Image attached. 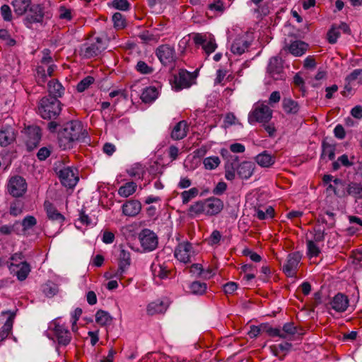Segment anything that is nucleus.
<instances>
[{
  "label": "nucleus",
  "instance_id": "nucleus-1",
  "mask_svg": "<svg viewBox=\"0 0 362 362\" xmlns=\"http://www.w3.org/2000/svg\"><path fill=\"white\" fill-rule=\"evenodd\" d=\"M59 143L64 149L70 148L75 141L88 143L90 139L82 123L73 120L64 124L59 129Z\"/></svg>",
  "mask_w": 362,
  "mask_h": 362
},
{
  "label": "nucleus",
  "instance_id": "nucleus-2",
  "mask_svg": "<svg viewBox=\"0 0 362 362\" xmlns=\"http://www.w3.org/2000/svg\"><path fill=\"white\" fill-rule=\"evenodd\" d=\"M62 110V103L55 97L50 95L43 97L38 106V111L40 116L45 119L56 118L59 115Z\"/></svg>",
  "mask_w": 362,
  "mask_h": 362
},
{
  "label": "nucleus",
  "instance_id": "nucleus-3",
  "mask_svg": "<svg viewBox=\"0 0 362 362\" xmlns=\"http://www.w3.org/2000/svg\"><path fill=\"white\" fill-rule=\"evenodd\" d=\"M47 337L52 339H56L58 344L64 346H67L71 340V334L68 327L57 318L49 322Z\"/></svg>",
  "mask_w": 362,
  "mask_h": 362
},
{
  "label": "nucleus",
  "instance_id": "nucleus-4",
  "mask_svg": "<svg viewBox=\"0 0 362 362\" xmlns=\"http://www.w3.org/2000/svg\"><path fill=\"white\" fill-rule=\"evenodd\" d=\"M106 48L105 38L98 36L87 42L80 47V55L85 59L95 57Z\"/></svg>",
  "mask_w": 362,
  "mask_h": 362
},
{
  "label": "nucleus",
  "instance_id": "nucleus-5",
  "mask_svg": "<svg viewBox=\"0 0 362 362\" xmlns=\"http://www.w3.org/2000/svg\"><path fill=\"white\" fill-rule=\"evenodd\" d=\"M52 14L46 11L45 7L42 4L31 5L28 13L23 20L25 25L31 28L33 23L42 24L45 18H49Z\"/></svg>",
  "mask_w": 362,
  "mask_h": 362
},
{
  "label": "nucleus",
  "instance_id": "nucleus-6",
  "mask_svg": "<svg viewBox=\"0 0 362 362\" xmlns=\"http://www.w3.org/2000/svg\"><path fill=\"white\" fill-rule=\"evenodd\" d=\"M272 117V110L265 104L255 106L248 115V122L253 124L256 122L267 123Z\"/></svg>",
  "mask_w": 362,
  "mask_h": 362
},
{
  "label": "nucleus",
  "instance_id": "nucleus-7",
  "mask_svg": "<svg viewBox=\"0 0 362 362\" xmlns=\"http://www.w3.org/2000/svg\"><path fill=\"white\" fill-rule=\"evenodd\" d=\"M27 187L25 180L20 175L11 177L6 185L8 193L16 198L23 197L27 191Z\"/></svg>",
  "mask_w": 362,
  "mask_h": 362
},
{
  "label": "nucleus",
  "instance_id": "nucleus-8",
  "mask_svg": "<svg viewBox=\"0 0 362 362\" xmlns=\"http://www.w3.org/2000/svg\"><path fill=\"white\" fill-rule=\"evenodd\" d=\"M139 239L144 252H151L158 247V236L150 229H143L139 234Z\"/></svg>",
  "mask_w": 362,
  "mask_h": 362
},
{
  "label": "nucleus",
  "instance_id": "nucleus-9",
  "mask_svg": "<svg viewBox=\"0 0 362 362\" xmlns=\"http://www.w3.org/2000/svg\"><path fill=\"white\" fill-rule=\"evenodd\" d=\"M196 75L184 69H180L177 74L174 75L172 86L175 90H180L190 87Z\"/></svg>",
  "mask_w": 362,
  "mask_h": 362
},
{
  "label": "nucleus",
  "instance_id": "nucleus-10",
  "mask_svg": "<svg viewBox=\"0 0 362 362\" xmlns=\"http://www.w3.org/2000/svg\"><path fill=\"white\" fill-rule=\"evenodd\" d=\"M156 55L164 66L173 65L177 59L175 48L169 45L158 46L156 50Z\"/></svg>",
  "mask_w": 362,
  "mask_h": 362
},
{
  "label": "nucleus",
  "instance_id": "nucleus-11",
  "mask_svg": "<svg viewBox=\"0 0 362 362\" xmlns=\"http://www.w3.org/2000/svg\"><path fill=\"white\" fill-rule=\"evenodd\" d=\"M283 62L281 57H273L270 58L267 66V74L274 80H284L286 74L284 72Z\"/></svg>",
  "mask_w": 362,
  "mask_h": 362
},
{
  "label": "nucleus",
  "instance_id": "nucleus-12",
  "mask_svg": "<svg viewBox=\"0 0 362 362\" xmlns=\"http://www.w3.org/2000/svg\"><path fill=\"white\" fill-rule=\"evenodd\" d=\"M194 255L192 243L184 241L178 244L175 250V257L183 263L191 262V257Z\"/></svg>",
  "mask_w": 362,
  "mask_h": 362
},
{
  "label": "nucleus",
  "instance_id": "nucleus-13",
  "mask_svg": "<svg viewBox=\"0 0 362 362\" xmlns=\"http://www.w3.org/2000/svg\"><path fill=\"white\" fill-rule=\"evenodd\" d=\"M25 144L28 151L35 148L41 140V130L37 126H29L25 129Z\"/></svg>",
  "mask_w": 362,
  "mask_h": 362
},
{
  "label": "nucleus",
  "instance_id": "nucleus-14",
  "mask_svg": "<svg viewBox=\"0 0 362 362\" xmlns=\"http://www.w3.org/2000/svg\"><path fill=\"white\" fill-rule=\"evenodd\" d=\"M301 255L298 252L290 253L286 264L283 266V272L288 277H293L296 274L298 266L301 259Z\"/></svg>",
  "mask_w": 362,
  "mask_h": 362
},
{
  "label": "nucleus",
  "instance_id": "nucleus-15",
  "mask_svg": "<svg viewBox=\"0 0 362 362\" xmlns=\"http://www.w3.org/2000/svg\"><path fill=\"white\" fill-rule=\"evenodd\" d=\"M58 174L62 184L66 187H74L78 181V177L69 167L60 170Z\"/></svg>",
  "mask_w": 362,
  "mask_h": 362
},
{
  "label": "nucleus",
  "instance_id": "nucleus-16",
  "mask_svg": "<svg viewBox=\"0 0 362 362\" xmlns=\"http://www.w3.org/2000/svg\"><path fill=\"white\" fill-rule=\"evenodd\" d=\"M130 264L131 256L129 252L122 249L118 257V269L114 274V276L121 279L123 276V274L128 269Z\"/></svg>",
  "mask_w": 362,
  "mask_h": 362
},
{
  "label": "nucleus",
  "instance_id": "nucleus-17",
  "mask_svg": "<svg viewBox=\"0 0 362 362\" xmlns=\"http://www.w3.org/2000/svg\"><path fill=\"white\" fill-rule=\"evenodd\" d=\"M205 214L214 216L219 214L223 208V202L216 197H210L204 200Z\"/></svg>",
  "mask_w": 362,
  "mask_h": 362
},
{
  "label": "nucleus",
  "instance_id": "nucleus-18",
  "mask_svg": "<svg viewBox=\"0 0 362 362\" xmlns=\"http://www.w3.org/2000/svg\"><path fill=\"white\" fill-rule=\"evenodd\" d=\"M16 132L10 125H4L0 129V146H7L16 140Z\"/></svg>",
  "mask_w": 362,
  "mask_h": 362
},
{
  "label": "nucleus",
  "instance_id": "nucleus-19",
  "mask_svg": "<svg viewBox=\"0 0 362 362\" xmlns=\"http://www.w3.org/2000/svg\"><path fill=\"white\" fill-rule=\"evenodd\" d=\"M349 299L346 296L339 293L335 295L330 302L331 308L336 312H344L349 306Z\"/></svg>",
  "mask_w": 362,
  "mask_h": 362
},
{
  "label": "nucleus",
  "instance_id": "nucleus-20",
  "mask_svg": "<svg viewBox=\"0 0 362 362\" xmlns=\"http://www.w3.org/2000/svg\"><path fill=\"white\" fill-rule=\"evenodd\" d=\"M188 129L187 122L185 120L180 121L173 128L170 136L175 141L181 140L187 136Z\"/></svg>",
  "mask_w": 362,
  "mask_h": 362
},
{
  "label": "nucleus",
  "instance_id": "nucleus-21",
  "mask_svg": "<svg viewBox=\"0 0 362 362\" xmlns=\"http://www.w3.org/2000/svg\"><path fill=\"white\" fill-rule=\"evenodd\" d=\"M8 267L9 269L12 271H14V267L18 268V270L16 272V275L18 280L21 281L26 279L31 270L30 264L25 261L21 262L19 264H14L12 262Z\"/></svg>",
  "mask_w": 362,
  "mask_h": 362
},
{
  "label": "nucleus",
  "instance_id": "nucleus-22",
  "mask_svg": "<svg viewBox=\"0 0 362 362\" xmlns=\"http://www.w3.org/2000/svg\"><path fill=\"white\" fill-rule=\"evenodd\" d=\"M255 160L262 168H270L274 164L276 157L274 154L269 153L267 151H264L255 156Z\"/></svg>",
  "mask_w": 362,
  "mask_h": 362
},
{
  "label": "nucleus",
  "instance_id": "nucleus-23",
  "mask_svg": "<svg viewBox=\"0 0 362 362\" xmlns=\"http://www.w3.org/2000/svg\"><path fill=\"white\" fill-rule=\"evenodd\" d=\"M236 172L241 179H248L253 174L255 164L250 161H244L236 165Z\"/></svg>",
  "mask_w": 362,
  "mask_h": 362
},
{
  "label": "nucleus",
  "instance_id": "nucleus-24",
  "mask_svg": "<svg viewBox=\"0 0 362 362\" xmlns=\"http://www.w3.org/2000/svg\"><path fill=\"white\" fill-rule=\"evenodd\" d=\"M141 209V204L138 200H129L122 206V212L128 216H136Z\"/></svg>",
  "mask_w": 362,
  "mask_h": 362
},
{
  "label": "nucleus",
  "instance_id": "nucleus-25",
  "mask_svg": "<svg viewBox=\"0 0 362 362\" xmlns=\"http://www.w3.org/2000/svg\"><path fill=\"white\" fill-rule=\"evenodd\" d=\"M8 313L9 314V316L4 325L0 328V342L8 337L13 329L16 313L9 311Z\"/></svg>",
  "mask_w": 362,
  "mask_h": 362
},
{
  "label": "nucleus",
  "instance_id": "nucleus-26",
  "mask_svg": "<svg viewBox=\"0 0 362 362\" xmlns=\"http://www.w3.org/2000/svg\"><path fill=\"white\" fill-rule=\"evenodd\" d=\"M45 209L47 217L49 220L56 221L59 223H62L64 221V216L60 214L49 202H45L44 204Z\"/></svg>",
  "mask_w": 362,
  "mask_h": 362
},
{
  "label": "nucleus",
  "instance_id": "nucleus-27",
  "mask_svg": "<svg viewBox=\"0 0 362 362\" xmlns=\"http://www.w3.org/2000/svg\"><path fill=\"white\" fill-rule=\"evenodd\" d=\"M282 108L287 115H296L300 110L298 103L291 98H284L282 100Z\"/></svg>",
  "mask_w": 362,
  "mask_h": 362
},
{
  "label": "nucleus",
  "instance_id": "nucleus-28",
  "mask_svg": "<svg viewBox=\"0 0 362 362\" xmlns=\"http://www.w3.org/2000/svg\"><path fill=\"white\" fill-rule=\"evenodd\" d=\"M346 193V197L351 196L356 200L362 199V184L356 182H348Z\"/></svg>",
  "mask_w": 362,
  "mask_h": 362
},
{
  "label": "nucleus",
  "instance_id": "nucleus-29",
  "mask_svg": "<svg viewBox=\"0 0 362 362\" xmlns=\"http://www.w3.org/2000/svg\"><path fill=\"white\" fill-rule=\"evenodd\" d=\"M48 92L49 95L58 99L64 95V88L57 80L53 79L48 83Z\"/></svg>",
  "mask_w": 362,
  "mask_h": 362
},
{
  "label": "nucleus",
  "instance_id": "nucleus-30",
  "mask_svg": "<svg viewBox=\"0 0 362 362\" xmlns=\"http://www.w3.org/2000/svg\"><path fill=\"white\" fill-rule=\"evenodd\" d=\"M11 4L18 16L24 15L31 6V0H13Z\"/></svg>",
  "mask_w": 362,
  "mask_h": 362
},
{
  "label": "nucleus",
  "instance_id": "nucleus-31",
  "mask_svg": "<svg viewBox=\"0 0 362 362\" xmlns=\"http://www.w3.org/2000/svg\"><path fill=\"white\" fill-rule=\"evenodd\" d=\"M249 46L250 43L246 40L237 38L233 41L230 50L235 54L241 55L249 48Z\"/></svg>",
  "mask_w": 362,
  "mask_h": 362
},
{
  "label": "nucleus",
  "instance_id": "nucleus-32",
  "mask_svg": "<svg viewBox=\"0 0 362 362\" xmlns=\"http://www.w3.org/2000/svg\"><path fill=\"white\" fill-rule=\"evenodd\" d=\"M308 49V44L300 40L293 42L289 47V52L294 56L299 57L303 55Z\"/></svg>",
  "mask_w": 362,
  "mask_h": 362
},
{
  "label": "nucleus",
  "instance_id": "nucleus-33",
  "mask_svg": "<svg viewBox=\"0 0 362 362\" xmlns=\"http://www.w3.org/2000/svg\"><path fill=\"white\" fill-rule=\"evenodd\" d=\"M167 309L165 303L161 300H156L149 303L147 306V313L153 315L164 313Z\"/></svg>",
  "mask_w": 362,
  "mask_h": 362
},
{
  "label": "nucleus",
  "instance_id": "nucleus-34",
  "mask_svg": "<svg viewBox=\"0 0 362 362\" xmlns=\"http://www.w3.org/2000/svg\"><path fill=\"white\" fill-rule=\"evenodd\" d=\"M158 95V92L156 88L155 87H147L146 88L141 95V100L145 103H151L154 101Z\"/></svg>",
  "mask_w": 362,
  "mask_h": 362
},
{
  "label": "nucleus",
  "instance_id": "nucleus-35",
  "mask_svg": "<svg viewBox=\"0 0 362 362\" xmlns=\"http://www.w3.org/2000/svg\"><path fill=\"white\" fill-rule=\"evenodd\" d=\"M136 187L134 182H128L119 188L118 194L122 197H128L136 192Z\"/></svg>",
  "mask_w": 362,
  "mask_h": 362
},
{
  "label": "nucleus",
  "instance_id": "nucleus-36",
  "mask_svg": "<svg viewBox=\"0 0 362 362\" xmlns=\"http://www.w3.org/2000/svg\"><path fill=\"white\" fill-rule=\"evenodd\" d=\"M274 215V209L272 206H269L263 208H258L255 209V216L259 220H265L267 218H272Z\"/></svg>",
  "mask_w": 362,
  "mask_h": 362
},
{
  "label": "nucleus",
  "instance_id": "nucleus-37",
  "mask_svg": "<svg viewBox=\"0 0 362 362\" xmlns=\"http://www.w3.org/2000/svg\"><path fill=\"white\" fill-rule=\"evenodd\" d=\"M333 182L337 185L335 186L334 195L339 198L346 197V190H347V184L339 178H335Z\"/></svg>",
  "mask_w": 362,
  "mask_h": 362
},
{
  "label": "nucleus",
  "instance_id": "nucleus-38",
  "mask_svg": "<svg viewBox=\"0 0 362 362\" xmlns=\"http://www.w3.org/2000/svg\"><path fill=\"white\" fill-rule=\"evenodd\" d=\"M112 318L110 315L103 310H99L95 314V321L101 326H105L110 324Z\"/></svg>",
  "mask_w": 362,
  "mask_h": 362
},
{
  "label": "nucleus",
  "instance_id": "nucleus-39",
  "mask_svg": "<svg viewBox=\"0 0 362 362\" xmlns=\"http://www.w3.org/2000/svg\"><path fill=\"white\" fill-rule=\"evenodd\" d=\"M151 269L153 276L158 277L160 279H163L168 277L169 272L163 265L153 263L151 264Z\"/></svg>",
  "mask_w": 362,
  "mask_h": 362
},
{
  "label": "nucleus",
  "instance_id": "nucleus-40",
  "mask_svg": "<svg viewBox=\"0 0 362 362\" xmlns=\"http://www.w3.org/2000/svg\"><path fill=\"white\" fill-rule=\"evenodd\" d=\"M206 284L199 281H193L189 286L191 293L194 295L204 294L206 292Z\"/></svg>",
  "mask_w": 362,
  "mask_h": 362
},
{
  "label": "nucleus",
  "instance_id": "nucleus-41",
  "mask_svg": "<svg viewBox=\"0 0 362 362\" xmlns=\"http://www.w3.org/2000/svg\"><path fill=\"white\" fill-rule=\"evenodd\" d=\"M322 152L321 154L322 158L327 157L329 160H332L334 158L335 156V147L334 146L326 142L323 141L322 144Z\"/></svg>",
  "mask_w": 362,
  "mask_h": 362
},
{
  "label": "nucleus",
  "instance_id": "nucleus-42",
  "mask_svg": "<svg viewBox=\"0 0 362 362\" xmlns=\"http://www.w3.org/2000/svg\"><path fill=\"white\" fill-rule=\"evenodd\" d=\"M205 214L204 201H198L192 204L189 209V214L191 216Z\"/></svg>",
  "mask_w": 362,
  "mask_h": 362
},
{
  "label": "nucleus",
  "instance_id": "nucleus-43",
  "mask_svg": "<svg viewBox=\"0 0 362 362\" xmlns=\"http://www.w3.org/2000/svg\"><path fill=\"white\" fill-rule=\"evenodd\" d=\"M58 291V286L52 281H48L42 286V291L48 298L54 296L57 293Z\"/></svg>",
  "mask_w": 362,
  "mask_h": 362
},
{
  "label": "nucleus",
  "instance_id": "nucleus-44",
  "mask_svg": "<svg viewBox=\"0 0 362 362\" xmlns=\"http://www.w3.org/2000/svg\"><path fill=\"white\" fill-rule=\"evenodd\" d=\"M345 81L349 83L356 82L357 84H362V69H354L350 74L346 76Z\"/></svg>",
  "mask_w": 362,
  "mask_h": 362
},
{
  "label": "nucleus",
  "instance_id": "nucleus-45",
  "mask_svg": "<svg viewBox=\"0 0 362 362\" xmlns=\"http://www.w3.org/2000/svg\"><path fill=\"white\" fill-rule=\"evenodd\" d=\"M199 194V189L197 187H192L189 190L183 191L181 193L182 202L187 204L190 200L195 198Z\"/></svg>",
  "mask_w": 362,
  "mask_h": 362
},
{
  "label": "nucleus",
  "instance_id": "nucleus-46",
  "mask_svg": "<svg viewBox=\"0 0 362 362\" xmlns=\"http://www.w3.org/2000/svg\"><path fill=\"white\" fill-rule=\"evenodd\" d=\"M35 77L37 83L40 85H42L46 82L47 79V75L45 65L41 64L37 66Z\"/></svg>",
  "mask_w": 362,
  "mask_h": 362
},
{
  "label": "nucleus",
  "instance_id": "nucleus-47",
  "mask_svg": "<svg viewBox=\"0 0 362 362\" xmlns=\"http://www.w3.org/2000/svg\"><path fill=\"white\" fill-rule=\"evenodd\" d=\"M95 81V78L93 76H88L83 78L76 86V90L79 93H82L88 89L91 84Z\"/></svg>",
  "mask_w": 362,
  "mask_h": 362
},
{
  "label": "nucleus",
  "instance_id": "nucleus-48",
  "mask_svg": "<svg viewBox=\"0 0 362 362\" xmlns=\"http://www.w3.org/2000/svg\"><path fill=\"white\" fill-rule=\"evenodd\" d=\"M127 174L134 178H141L144 175V168L139 164H134L127 170Z\"/></svg>",
  "mask_w": 362,
  "mask_h": 362
},
{
  "label": "nucleus",
  "instance_id": "nucleus-49",
  "mask_svg": "<svg viewBox=\"0 0 362 362\" xmlns=\"http://www.w3.org/2000/svg\"><path fill=\"white\" fill-rule=\"evenodd\" d=\"M20 225L18 221H16L13 225H4L0 226V233L3 235H10L12 233H16L19 235L20 233L18 231V226Z\"/></svg>",
  "mask_w": 362,
  "mask_h": 362
},
{
  "label": "nucleus",
  "instance_id": "nucleus-50",
  "mask_svg": "<svg viewBox=\"0 0 362 362\" xmlns=\"http://www.w3.org/2000/svg\"><path fill=\"white\" fill-rule=\"evenodd\" d=\"M37 224V220L33 216H26L21 223L23 228L22 230L25 232L26 230L31 229Z\"/></svg>",
  "mask_w": 362,
  "mask_h": 362
},
{
  "label": "nucleus",
  "instance_id": "nucleus-51",
  "mask_svg": "<svg viewBox=\"0 0 362 362\" xmlns=\"http://www.w3.org/2000/svg\"><path fill=\"white\" fill-rule=\"evenodd\" d=\"M203 163L207 170H214L220 164V159L218 156H211L204 158Z\"/></svg>",
  "mask_w": 362,
  "mask_h": 362
},
{
  "label": "nucleus",
  "instance_id": "nucleus-52",
  "mask_svg": "<svg viewBox=\"0 0 362 362\" xmlns=\"http://www.w3.org/2000/svg\"><path fill=\"white\" fill-rule=\"evenodd\" d=\"M23 207V202L19 200H16L11 203L9 213L13 216H17L22 213Z\"/></svg>",
  "mask_w": 362,
  "mask_h": 362
},
{
  "label": "nucleus",
  "instance_id": "nucleus-53",
  "mask_svg": "<svg viewBox=\"0 0 362 362\" xmlns=\"http://www.w3.org/2000/svg\"><path fill=\"white\" fill-rule=\"evenodd\" d=\"M135 69L141 74H151L154 71L152 66H148L144 61H139L135 66Z\"/></svg>",
  "mask_w": 362,
  "mask_h": 362
},
{
  "label": "nucleus",
  "instance_id": "nucleus-54",
  "mask_svg": "<svg viewBox=\"0 0 362 362\" xmlns=\"http://www.w3.org/2000/svg\"><path fill=\"white\" fill-rule=\"evenodd\" d=\"M308 255L309 257H317L320 253V248L312 240H307Z\"/></svg>",
  "mask_w": 362,
  "mask_h": 362
},
{
  "label": "nucleus",
  "instance_id": "nucleus-55",
  "mask_svg": "<svg viewBox=\"0 0 362 362\" xmlns=\"http://www.w3.org/2000/svg\"><path fill=\"white\" fill-rule=\"evenodd\" d=\"M339 36L340 32L339 28L333 25L327 33V40L329 43L334 44Z\"/></svg>",
  "mask_w": 362,
  "mask_h": 362
},
{
  "label": "nucleus",
  "instance_id": "nucleus-56",
  "mask_svg": "<svg viewBox=\"0 0 362 362\" xmlns=\"http://www.w3.org/2000/svg\"><path fill=\"white\" fill-rule=\"evenodd\" d=\"M264 331L266 332L271 337H279L281 339H286V336L282 333L280 329L273 328L272 327L264 326Z\"/></svg>",
  "mask_w": 362,
  "mask_h": 362
},
{
  "label": "nucleus",
  "instance_id": "nucleus-57",
  "mask_svg": "<svg viewBox=\"0 0 362 362\" xmlns=\"http://www.w3.org/2000/svg\"><path fill=\"white\" fill-rule=\"evenodd\" d=\"M112 21L115 28H122L125 27L126 21L122 13L119 12L115 13L112 16Z\"/></svg>",
  "mask_w": 362,
  "mask_h": 362
},
{
  "label": "nucleus",
  "instance_id": "nucleus-58",
  "mask_svg": "<svg viewBox=\"0 0 362 362\" xmlns=\"http://www.w3.org/2000/svg\"><path fill=\"white\" fill-rule=\"evenodd\" d=\"M282 331L286 337L287 335L293 336L298 333V327L293 322H287L284 325Z\"/></svg>",
  "mask_w": 362,
  "mask_h": 362
},
{
  "label": "nucleus",
  "instance_id": "nucleus-59",
  "mask_svg": "<svg viewBox=\"0 0 362 362\" xmlns=\"http://www.w3.org/2000/svg\"><path fill=\"white\" fill-rule=\"evenodd\" d=\"M325 214L328 216V219L321 217L322 222L327 224L328 228H333L335 225V214L330 211H326Z\"/></svg>",
  "mask_w": 362,
  "mask_h": 362
},
{
  "label": "nucleus",
  "instance_id": "nucleus-60",
  "mask_svg": "<svg viewBox=\"0 0 362 362\" xmlns=\"http://www.w3.org/2000/svg\"><path fill=\"white\" fill-rule=\"evenodd\" d=\"M208 9L214 12H223L224 5L221 0H214L212 3L208 4Z\"/></svg>",
  "mask_w": 362,
  "mask_h": 362
},
{
  "label": "nucleus",
  "instance_id": "nucleus-61",
  "mask_svg": "<svg viewBox=\"0 0 362 362\" xmlns=\"http://www.w3.org/2000/svg\"><path fill=\"white\" fill-rule=\"evenodd\" d=\"M112 4L115 8L121 11H127L130 7V4L127 0H114Z\"/></svg>",
  "mask_w": 362,
  "mask_h": 362
},
{
  "label": "nucleus",
  "instance_id": "nucleus-62",
  "mask_svg": "<svg viewBox=\"0 0 362 362\" xmlns=\"http://www.w3.org/2000/svg\"><path fill=\"white\" fill-rule=\"evenodd\" d=\"M0 39L7 41V45L9 46H13L16 43V41L11 37V35L6 29H0Z\"/></svg>",
  "mask_w": 362,
  "mask_h": 362
},
{
  "label": "nucleus",
  "instance_id": "nucleus-63",
  "mask_svg": "<svg viewBox=\"0 0 362 362\" xmlns=\"http://www.w3.org/2000/svg\"><path fill=\"white\" fill-rule=\"evenodd\" d=\"M0 10L1 16L5 21H11L12 20V13L9 6L4 4Z\"/></svg>",
  "mask_w": 362,
  "mask_h": 362
},
{
  "label": "nucleus",
  "instance_id": "nucleus-64",
  "mask_svg": "<svg viewBox=\"0 0 362 362\" xmlns=\"http://www.w3.org/2000/svg\"><path fill=\"white\" fill-rule=\"evenodd\" d=\"M216 47L217 45L216 44L215 40L211 38L209 40H206V43L204 44L202 48L207 54H209L214 52Z\"/></svg>",
  "mask_w": 362,
  "mask_h": 362
}]
</instances>
